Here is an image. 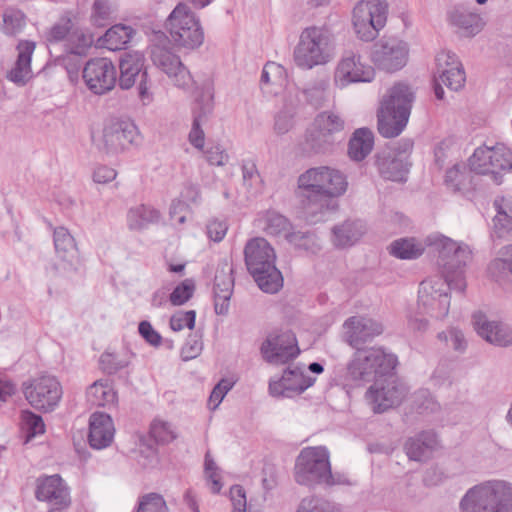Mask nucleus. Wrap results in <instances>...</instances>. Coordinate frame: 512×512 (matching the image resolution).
Returning a JSON list of instances; mask_svg holds the SVG:
<instances>
[{"instance_id":"obj_47","label":"nucleus","mask_w":512,"mask_h":512,"mask_svg":"<svg viewBox=\"0 0 512 512\" xmlns=\"http://www.w3.org/2000/svg\"><path fill=\"white\" fill-rule=\"evenodd\" d=\"M470 182V172L464 164H455L446 172L445 184L454 192L467 189Z\"/></svg>"},{"instance_id":"obj_14","label":"nucleus","mask_w":512,"mask_h":512,"mask_svg":"<svg viewBox=\"0 0 512 512\" xmlns=\"http://www.w3.org/2000/svg\"><path fill=\"white\" fill-rule=\"evenodd\" d=\"M408 394L404 382L392 374L378 378L367 389L365 399L373 412L383 413L388 409L399 406Z\"/></svg>"},{"instance_id":"obj_48","label":"nucleus","mask_w":512,"mask_h":512,"mask_svg":"<svg viewBox=\"0 0 512 512\" xmlns=\"http://www.w3.org/2000/svg\"><path fill=\"white\" fill-rule=\"evenodd\" d=\"M329 81L326 78H319L311 82L303 90L306 100L314 107H322L328 98Z\"/></svg>"},{"instance_id":"obj_36","label":"nucleus","mask_w":512,"mask_h":512,"mask_svg":"<svg viewBox=\"0 0 512 512\" xmlns=\"http://www.w3.org/2000/svg\"><path fill=\"white\" fill-rule=\"evenodd\" d=\"M332 241L337 247H348L354 245L364 234V224L357 221H345L344 223L337 225L333 228Z\"/></svg>"},{"instance_id":"obj_49","label":"nucleus","mask_w":512,"mask_h":512,"mask_svg":"<svg viewBox=\"0 0 512 512\" xmlns=\"http://www.w3.org/2000/svg\"><path fill=\"white\" fill-rule=\"evenodd\" d=\"M130 364V356L128 353L120 354L113 352H104L99 359L101 370L109 375L126 368Z\"/></svg>"},{"instance_id":"obj_46","label":"nucleus","mask_w":512,"mask_h":512,"mask_svg":"<svg viewBox=\"0 0 512 512\" xmlns=\"http://www.w3.org/2000/svg\"><path fill=\"white\" fill-rule=\"evenodd\" d=\"M2 31L7 36L20 34L26 26V15L19 9L7 8L3 12Z\"/></svg>"},{"instance_id":"obj_61","label":"nucleus","mask_w":512,"mask_h":512,"mask_svg":"<svg viewBox=\"0 0 512 512\" xmlns=\"http://www.w3.org/2000/svg\"><path fill=\"white\" fill-rule=\"evenodd\" d=\"M296 512H334L330 502L317 497L303 498Z\"/></svg>"},{"instance_id":"obj_18","label":"nucleus","mask_w":512,"mask_h":512,"mask_svg":"<svg viewBox=\"0 0 512 512\" xmlns=\"http://www.w3.org/2000/svg\"><path fill=\"white\" fill-rule=\"evenodd\" d=\"M145 57L141 52L125 53L120 60L119 86L123 90H128L139 81L138 94L144 104L152 100L150 85L148 84V73L145 68Z\"/></svg>"},{"instance_id":"obj_35","label":"nucleus","mask_w":512,"mask_h":512,"mask_svg":"<svg viewBox=\"0 0 512 512\" xmlns=\"http://www.w3.org/2000/svg\"><path fill=\"white\" fill-rule=\"evenodd\" d=\"M451 22L458 28V33L463 37H473L480 33L485 23L477 13L463 8L455 9L450 15Z\"/></svg>"},{"instance_id":"obj_62","label":"nucleus","mask_w":512,"mask_h":512,"mask_svg":"<svg viewBox=\"0 0 512 512\" xmlns=\"http://www.w3.org/2000/svg\"><path fill=\"white\" fill-rule=\"evenodd\" d=\"M196 312L194 310L178 311L171 316L170 328L173 331H181L183 328L193 329L195 326Z\"/></svg>"},{"instance_id":"obj_32","label":"nucleus","mask_w":512,"mask_h":512,"mask_svg":"<svg viewBox=\"0 0 512 512\" xmlns=\"http://www.w3.org/2000/svg\"><path fill=\"white\" fill-rule=\"evenodd\" d=\"M437 443V437L433 431H423L406 441L405 451L409 459L424 461L431 456Z\"/></svg>"},{"instance_id":"obj_13","label":"nucleus","mask_w":512,"mask_h":512,"mask_svg":"<svg viewBox=\"0 0 512 512\" xmlns=\"http://www.w3.org/2000/svg\"><path fill=\"white\" fill-rule=\"evenodd\" d=\"M386 0H361L353 9V27L363 41L374 40L387 19Z\"/></svg>"},{"instance_id":"obj_7","label":"nucleus","mask_w":512,"mask_h":512,"mask_svg":"<svg viewBox=\"0 0 512 512\" xmlns=\"http://www.w3.org/2000/svg\"><path fill=\"white\" fill-rule=\"evenodd\" d=\"M166 28L173 42L187 49L200 47L204 42V31L199 17L184 2L178 3L166 20Z\"/></svg>"},{"instance_id":"obj_51","label":"nucleus","mask_w":512,"mask_h":512,"mask_svg":"<svg viewBox=\"0 0 512 512\" xmlns=\"http://www.w3.org/2000/svg\"><path fill=\"white\" fill-rule=\"evenodd\" d=\"M243 184L249 191L257 193L262 187V179L256 163L251 160H244L242 163Z\"/></svg>"},{"instance_id":"obj_12","label":"nucleus","mask_w":512,"mask_h":512,"mask_svg":"<svg viewBox=\"0 0 512 512\" xmlns=\"http://www.w3.org/2000/svg\"><path fill=\"white\" fill-rule=\"evenodd\" d=\"M449 289L454 290L449 281L441 276H434L422 281L418 291L420 313L437 320L444 319L450 308Z\"/></svg>"},{"instance_id":"obj_21","label":"nucleus","mask_w":512,"mask_h":512,"mask_svg":"<svg viewBox=\"0 0 512 512\" xmlns=\"http://www.w3.org/2000/svg\"><path fill=\"white\" fill-rule=\"evenodd\" d=\"M87 88L96 95L111 91L117 82V70L108 58H93L87 61L82 71Z\"/></svg>"},{"instance_id":"obj_58","label":"nucleus","mask_w":512,"mask_h":512,"mask_svg":"<svg viewBox=\"0 0 512 512\" xmlns=\"http://www.w3.org/2000/svg\"><path fill=\"white\" fill-rule=\"evenodd\" d=\"M73 28V24L69 18L62 19L61 22L54 24L46 34V40L53 44L64 41L67 42V38Z\"/></svg>"},{"instance_id":"obj_56","label":"nucleus","mask_w":512,"mask_h":512,"mask_svg":"<svg viewBox=\"0 0 512 512\" xmlns=\"http://www.w3.org/2000/svg\"><path fill=\"white\" fill-rule=\"evenodd\" d=\"M23 428L27 431L28 437H34L45 432V425L40 415L31 411H23L21 414Z\"/></svg>"},{"instance_id":"obj_41","label":"nucleus","mask_w":512,"mask_h":512,"mask_svg":"<svg viewBox=\"0 0 512 512\" xmlns=\"http://www.w3.org/2000/svg\"><path fill=\"white\" fill-rule=\"evenodd\" d=\"M54 246L57 255L70 264L77 259V247L73 236L65 227H57L54 230Z\"/></svg>"},{"instance_id":"obj_31","label":"nucleus","mask_w":512,"mask_h":512,"mask_svg":"<svg viewBox=\"0 0 512 512\" xmlns=\"http://www.w3.org/2000/svg\"><path fill=\"white\" fill-rule=\"evenodd\" d=\"M323 171V193L325 194L326 203L329 204V214L337 208L336 197L346 192L347 181L342 172L337 169L322 166Z\"/></svg>"},{"instance_id":"obj_64","label":"nucleus","mask_w":512,"mask_h":512,"mask_svg":"<svg viewBox=\"0 0 512 512\" xmlns=\"http://www.w3.org/2000/svg\"><path fill=\"white\" fill-rule=\"evenodd\" d=\"M233 387V383L227 379H222L212 390L209 397V404L212 409H216L222 402L225 395Z\"/></svg>"},{"instance_id":"obj_55","label":"nucleus","mask_w":512,"mask_h":512,"mask_svg":"<svg viewBox=\"0 0 512 512\" xmlns=\"http://www.w3.org/2000/svg\"><path fill=\"white\" fill-rule=\"evenodd\" d=\"M440 341L445 342L447 345H450L453 350L457 352H464L467 348V340L461 330L458 328L452 327L447 331H442L437 335Z\"/></svg>"},{"instance_id":"obj_4","label":"nucleus","mask_w":512,"mask_h":512,"mask_svg":"<svg viewBox=\"0 0 512 512\" xmlns=\"http://www.w3.org/2000/svg\"><path fill=\"white\" fill-rule=\"evenodd\" d=\"M245 264L258 287L266 293H276L282 287L283 278L276 268L273 247L264 238L249 240L244 249Z\"/></svg>"},{"instance_id":"obj_43","label":"nucleus","mask_w":512,"mask_h":512,"mask_svg":"<svg viewBox=\"0 0 512 512\" xmlns=\"http://www.w3.org/2000/svg\"><path fill=\"white\" fill-rule=\"evenodd\" d=\"M233 267L228 259H222L217 266L214 278V293H226V295L233 294L234 278Z\"/></svg>"},{"instance_id":"obj_20","label":"nucleus","mask_w":512,"mask_h":512,"mask_svg":"<svg viewBox=\"0 0 512 512\" xmlns=\"http://www.w3.org/2000/svg\"><path fill=\"white\" fill-rule=\"evenodd\" d=\"M263 358L270 364H286L295 359L300 349L295 334L290 330L270 333L261 345Z\"/></svg>"},{"instance_id":"obj_53","label":"nucleus","mask_w":512,"mask_h":512,"mask_svg":"<svg viewBox=\"0 0 512 512\" xmlns=\"http://www.w3.org/2000/svg\"><path fill=\"white\" fill-rule=\"evenodd\" d=\"M136 512H169V509L162 495L149 493L140 498Z\"/></svg>"},{"instance_id":"obj_40","label":"nucleus","mask_w":512,"mask_h":512,"mask_svg":"<svg viewBox=\"0 0 512 512\" xmlns=\"http://www.w3.org/2000/svg\"><path fill=\"white\" fill-rule=\"evenodd\" d=\"M86 398L92 406L104 407L114 404L117 394L108 381L97 380L88 387Z\"/></svg>"},{"instance_id":"obj_57","label":"nucleus","mask_w":512,"mask_h":512,"mask_svg":"<svg viewBox=\"0 0 512 512\" xmlns=\"http://www.w3.org/2000/svg\"><path fill=\"white\" fill-rule=\"evenodd\" d=\"M113 13V2L111 0H95L91 15L92 22L99 27L106 24Z\"/></svg>"},{"instance_id":"obj_38","label":"nucleus","mask_w":512,"mask_h":512,"mask_svg":"<svg viewBox=\"0 0 512 512\" xmlns=\"http://www.w3.org/2000/svg\"><path fill=\"white\" fill-rule=\"evenodd\" d=\"M374 145V135L367 128L356 130L349 141L348 154L355 161L363 160L371 151Z\"/></svg>"},{"instance_id":"obj_59","label":"nucleus","mask_w":512,"mask_h":512,"mask_svg":"<svg viewBox=\"0 0 512 512\" xmlns=\"http://www.w3.org/2000/svg\"><path fill=\"white\" fill-rule=\"evenodd\" d=\"M286 77L284 67L276 62L265 64L261 74V82L266 84H281Z\"/></svg>"},{"instance_id":"obj_9","label":"nucleus","mask_w":512,"mask_h":512,"mask_svg":"<svg viewBox=\"0 0 512 512\" xmlns=\"http://www.w3.org/2000/svg\"><path fill=\"white\" fill-rule=\"evenodd\" d=\"M439 264L443 267L444 278L455 291L463 292L466 288L464 268L472 260L470 247L463 243L442 236L437 243Z\"/></svg>"},{"instance_id":"obj_30","label":"nucleus","mask_w":512,"mask_h":512,"mask_svg":"<svg viewBox=\"0 0 512 512\" xmlns=\"http://www.w3.org/2000/svg\"><path fill=\"white\" fill-rule=\"evenodd\" d=\"M488 276L502 287L512 288V244L501 247L487 266Z\"/></svg>"},{"instance_id":"obj_25","label":"nucleus","mask_w":512,"mask_h":512,"mask_svg":"<svg viewBox=\"0 0 512 512\" xmlns=\"http://www.w3.org/2000/svg\"><path fill=\"white\" fill-rule=\"evenodd\" d=\"M345 341L353 348L372 341L384 331L382 323L366 316H351L343 324Z\"/></svg>"},{"instance_id":"obj_45","label":"nucleus","mask_w":512,"mask_h":512,"mask_svg":"<svg viewBox=\"0 0 512 512\" xmlns=\"http://www.w3.org/2000/svg\"><path fill=\"white\" fill-rule=\"evenodd\" d=\"M389 250L391 255L399 259H414L422 255L424 247L414 238H401L393 241Z\"/></svg>"},{"instance_id":"obj_23","label":"nucleus","mask_w":512,"mask_h":512,"mask_svg":"<svg viewBox=\"0 0 512 512\" xmlns=\"http://www.w3.org/2000/svg\"><path fill=\"white\" fill-rule=\"evenodd\" d=\"M151 59L155 66L160 68L179 88H189L193 84L189 70L183 65L178 56L164 46L151 47Z\"/></svg>"},{"instance_id":"obj_39","label":"nucleus","mask_w":512,"mask_h":512,"mask_svg":"<svg viewBox=\"0 0 512 512\" xmlns=\"http://www.w3.org/2000/svg\"><path fill=\"white\" fill-rule=\"evenodd\" d=\"M133 34L134 30L130 26L117 24L109 28L100 41L108 50L117 51L126 48Z\"/></svg>"},{"instance_id":"obj_24","label":"nucleus","mask_w":512,"mask_h":512,"mask_svg":"<svg viewBox=\"0 0 512 512\" xmlns=\"http://www.w3.org/2000/svg\"><path fill=\"white\" fill-rule=\"evenodd\" d=\"M35 497L38 501L46 502L50 512L65 509L70 504L69 489L58 474L39 477Z\"/></svg>"},{"instance_id":"obj_22","label":"nucleus","mask_w":512,"mask_h":512,"mask_svg":"<svg viewBox=\"0 0 512 512\" xmlns=\"http://www.w3.org/2000/svg\"><path fill=\"white\" fill-rule=\"evenodd\" d=\"M316 379L307 375L302 365H289L282 377L276 381H270L269 391L275 397L291 398L303 393L315 383Z\"/></svg>"},{"instance_id":"obj_2","label":"nucleus","mask_w":512,"mask_h":512,"mask_svg":"<svg viewBox=\"0 0 512 512\" xmlns=\"http://www.w3.org/2000/svg\"><path fill=\"white\" fill-rule=\"evenodd\" d=\"M397 364V356L383 347L358 348L347 364L345 377L354 386H364L387 376Z\"/></svg>"},{"instance_id":"obj_16","label":"nucleus","mask_w":512,"mask_h":512,"mask_svg":"<svg viewBox=\"0 0 512 512\" xmlns=\"http://www.w3.org/2000/svg\"><path fill=\"white\" fill-rule=\"evenodd\" d=\"M374 78L375 69L364 61L358 48L344 51L334 72V83L341 89L353 83H370Z\"/></svg>"},{"instance_id":"obj_27","label":"nucleus","mask_w":512,"mask_h":512,"mask_svg":"<svg viewBox=\"0 0 512 512\" xmlns=\"http://www.w3.org/2000/svg\"><path fill=\"white\" fill-rule=\"evenodd\" d=\"M439 79L449 89L458 91L465 83V72L455 53L442 51L436 57Z\"/></svg>"},{"instance_id":"obj_37","label":"nucleus","mask_w":512,"mask_h":512,"mask_svg":"<svg viewBox=\"0 0 512 512\" xmlns=\"http://www.w3.org/2000/svg\"><path fill=\"white\" fill-rule=\"evenodd\" d=\"M160 212L148 205H138L129 209L127 213V225L130 230L140 231L149 224L158 223Z\"/></svg>"},{"instance_id":"obj_10","label":"nucleus","mask_w":512,"mask_h":512,"mask_svg":"<svg viewBox=\"0 0 512 512\" xmlns=\"http://www.w3.org/2000/svg\"><path fill=\"white\" fill-rule=\"evenodd\" d=\"M345 122L332 111L319 113L307 130L306 143L315 154L331 153L344 137Z\"/></svg>"},{"instance_id":"obj_5","label":"nucleus","mask_w":512,"mask_h":512,"mask_svg":"<svg viewBox=\"0 0 512 512\" xmlns=\"http://www.w3.org/2000/svg\"><path fill=\"white\" fill-rule=\"evenodd\" d=\"M460 512H512V485L488 480L469 488L459 502Z\"/></svg>"},{"instance_id":"obj_33","label":"nucleus","mask_w":512,"mask_h":512,"mask_svg":"<svg viewBox=\"0 0 512 512\" xmlns=\"http://www.w3.org/2000/svg\"><path fill=\"white\" fill-rule=\"evenodd\" d=\"M493 206L496 210L493 218V235L497 238L512 236V198L497 197Z\"/></svg>"},{"instance_id":"obj_26","label":"nucleus","mask_w":512,"mask_h":512,"mask_svg":"<svg viewBox=\"0 0 512 512\" xmlns=\"http://www.w3.org/2000/svg\"><path fill=\"white\" fill-rule=\"evenodd\" d=\"M472 321L477 334L488 343L509 347L512 345V328L499 320H491L483 312H476Z\"/></svg>"},{"instance_id":"obj_29","label":"nucleus","mask_w":512,"mask_h":512,"mask_svg":"<svg viewBox=\"0 0 512 512\" xmlns=\"http://www.w3.org/2000/svg\"><path fill=\"white\" fill-rule=\"evenodd\" d=\"M115 428L110 415L103 412H94L89 419L88 441L94 449L108 447L114 438Z\"/></svg>"},{"instance_id":"obj_6","label":"nucleus","mask_w":512,"mask_h":512,"mask_svg":"<svg viewBox=\"0 0 512 512\" xmlns=\"http://www.w3.org/2000/svg\"><path fill=\"white\" fill-rule=\"evenodd\" d=\"M297 198L301 217L309 224L325 221L329 215L323 193L322 166L306 170L298 177Z\"/></svg>"},{"instance_id":"obj_52","label":"nucleus","mask_w":512,"mask_h":512,"mask_svg":"<svg viewBox=\"0 0 512 512\" xmlns=\"http://www.w3.org/2000/svg\"><path fill=\"white\" fill-rule=\"evenodd\" d=\"M151 437L160 444H167L176 439L177 434L171 423L155 419L150 426Z\"/></svg>"},{"instance_id":"obj_19","label":"nucleus","mask_w":512,"mask_h":512,"mask_svg":"<svg viewBox=\"0 0 512 512\" xmlns=\"http://www.w3.org/2000/svg\"><path fill=\"white\" fill-rule=\"evenodd\" d=\"M23 393L32 407L47 412L58 405L62 397V387L54 376L41 375L24 382Z\"/></svg>"},{"instance_id":"obj_1","label":"nucleus","mask_w":512,"mask_h":512,"mask_svg":"<svg viewBox=\"0 0 512 512\" xmlns=\"http://www.w3.org/2000/svg\"><path fill=\"white\" fill-rule=\"evenodd\" d=\"M415 99L411 87L398 82L380 100L377 110L378 131L385 138H395L406 128Z\"/></svg>"},{"instance_id":"obj_54","label":"nucleus","mask_w":512,"mask_h":512,"mask_svg":"<svg viewBox=\"0 0 512 512\" xmlns=\"http://www.w3.org/2000/svg\"><path fill=\"white\" fill-rule=\"evenodd\" d=\"M195 291V283L192 279H185L177 285L169 296L172 305L180 306L189 301Z\"/></svg>"},{"instance_id":"obj_34","label":"nucleus","mask_w":512,"mask_h":512,"mask_svg":"<svg viewBox=\"0 0 512 512\" xmlns=\"http://www.w3.org/2000/svg\"><path fill=\"white\" fill-rule=\"evenodd\" d=\"M377 165L381 176L387 180L405 181L409 170V162L395 154L383 153L377 159Z\"/></svg>"},{"instance_id":"obj_8","label":"nucleus","mask_w":512,"mask_h":512,"mask_svg":"<svg viewBox=\"0 0 512 512\" xmlns=\"http://www.w3.org/2000/svg\"><path fill=\"white\" fill-rule=\"evenodd\" d=\"M295 480L307 487L316 484H335L328 450L325 447L304 448L296 459Z\"/></svg>"},{"instance_id":"obj_3","label":"nucleus","mask_w":512,"mask_h":512,"mask_svg":"<svg viewBox=\"0 0 512 512\" xmlns=\"http://www.w3.org/2000/svg\"><path fill=\"white\" fill-rule=\"evenodd\" d=\"M335 55V36L325 25L304 28L293 51L295 64L310 70L330 62Z\"/></svg>"},{"instance_id":"obj_44","label":"nucleus","mask_w":512,"mask_h":512,"mask_svg":"<svg viewBox=\"0 0 512 512\" xmlns=\"http://www.w3.org/2000/svg\"><path fill=\"white\" fill-rule=\"evenodd\" d=\"M94 42L93 35L81 28H72L66 44L65 50L75 55H85Z\"/></svg>"},{"instance_id":"obj_28","label":"nucleus","mask_w":512,"mask_h":512,"mask_svg":"<svg viewBox=\"0 0 512 512\" xmlns=\"http://www.w3.org/2000/svg\"><path fill=\"white\" fill-rule=\"evenodd\" d=\"M36 43L21 40L17 44V59L13 67L7 72L6 78L18 86H24L32 78L31 59Z\"/></svg>"},{"instance_id":"obj_60","label":"nucleus","mask_w":512,"mask_h":512,"mask_svg":"<svg viewBox=\"0 0 512 512\" xmlns=\"http://www.w3.org/2000/svg\"><path fill=\"white\" fill-rule=\"evenodd\" d=\"M294 111L291 108L280 110L274 118V132L277 135H284L294 126Z\"/></svg>"},{"instance_id":"obj_50","label":"nucleus","mask_w":512,"mask_h":512,"mask_svg":"<svg viewBox=\"0 0 512 512\" xmlns=\"http://www.w3.org/2000/svg\"><path fill=\"white\" fill-rule=\"evenodd\" d=\"M264 222V230L268 235H283L286 238V233H292V231H290L291 223L289 220L275 211H268L265 215Z\"/></svg>"},{"instance_id":"obj_11","label":"nucleus","mask_w":512,"mask_h":512,"mask_svg":"<svg viewBox=\"0 0 512 512\" xmlns=\"http://www.w3.org/2000/svg\"><path fill=\"white\" fill-rule=\"evenodd\" d=\"M470 170L486 175L499 185L503 175L512 170V151L504 145L478 147L469 159Z\"/></svg>"},{"instance_id":"obj_63","label":"nucleus","mask_w":512,"mask_h":512,"mask_svg":"<svg viewBox=\"0 0 512 512\" xmlns=\"http://www.w3.org/2000/svg\"><path fill=\"white\" fill-rule=\"evenodd\" d=\"M203 343L199 336L190 335L181 349V355L184 360L196 358L202 351Z\"/></svg>"},{"instance_id":"obj_15","label":"nucleus","mask_w":512,"mask_h":512,"mask_svg":"<svg viewBox=\"0 0 512 512\" xmlns=\"http://www.w3.org/2000/svg\"><path fill=\"white\" fill-rule=\"evenodd\" d=\"M138 138L139 131L133 121L110 119L104 125L102 135L95 142L100 151L108 155H115L136 143Z\"/></svg>"},{"instance_id":"obj_17","label":"nucleus","mask_w":512,"mask_h":512,"mask_svg":"<svg viewBox=\"0 0 512 512\" xmlns=\"http://www.w3.org/2000/svg\"><path fill=\"white\" fill-rule=\"evenodd\" d=\"M408 44L396 37L381 38L372 46L370 58L379 70L393 73L408 62Z\"/></svg>"},{"instance_id":"obj_42","label":"nucleus","mask_w":512,"mask_h":512,"mask_svg":"<svg viewBox=\"0 0 512 512\" xmlns=\"http://www.w3.org/2000/svg\"><path fill=\"white\" fill-rule=\"evenodd\" d=\"M286 240L295 249L302 250L307 254H316L321 249L318 237L311 231H292L286 233Z\"/></svg>"}]
</instances>
